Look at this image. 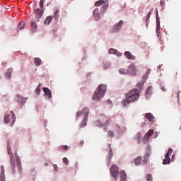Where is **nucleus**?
<instances>
[{
	"label": "nucleus",
	"instance_id": "nucleus-16",
	"mask_svg": "<svg viewBox=\"0 0 181 181\" xmlns=\"http://www.w3.org/2000/svg\"><path fill=\"white\" fill-rule=\"evenodd\" d=\"M93 15H94L96 21H100V18L101 17L100 16V10H98V8H95L93 11Z\"/></svg>",
	"mask_w": 181,
	"mask_h": 181
},
{
	"label": "nucleus",
	"instance_id": "nucleus-44",
	"mask_svg": "<svg viewBox=\"0 0 181 181\" xmlns=\"http://www.w3.org/2000/svg\"><path fill=\"white\" fill-rule=\"evenodd\" d=\"M1 174L5 175V168H4V165L1 166Z\"/></svg>",
	"mask_w": 181,
	"mask_h": 181
},
{
	"label": "nucleus",
	"instance_id": "nucleus-1",
	"mask_svg": "<svg viewBox=\"0 0 181 181\" xmlns=\"http://www.w3.org/2000/svg\"><path fill=\"white\" fill-rule=\"evenodd\" d=\"M139 98V91L136 89H132L125 95V99L123 100V107H127L129 104L135 103Z\"/></svg>",
	"mask_w": 181,
	"mask_h": 181
},
{
	"label": "nucleus",
	"instance_id": "nucleus-43",
	"mask_svg": "<svg viewBox=\"0 0 181 181\" xmlns=\"http://www.w3.org/2000/svg\"><path fill=\"white\" fill-rule=\"evenodd\" d=\"M61 148L64 149V151H67L69 149V146H67V145L61 146Z\"/></svg>",
	"mask_w": 181,
	"mask_h": 181
},
{
	"label": "nucleus",
	"instance_id": "nucleus-6",
	"mask_svg": "<svg viewBox=\"0 0 181 181\" xmlns=\"http://www.w3.org/2000/svg\"><path fill=\"white\" fill-rule=\"evenodd\" d=\"M110 173L112 177H114V179L117 180L118 179V175H119V173H118V165H112L110 168Z\"/></svg>",
	"mask_w": 181,
	"mask_h": 181
},
{
	"label": "nucleus",
	"instance_id": "nucleus-45",
	"mask_svg": "<svg viewBox=\"0 0 181 181\" xmlns=\"http://www.w3.org/2000/svg\"><path fill=\"white\" fill-rule=\"evenodd\" d=\"M17 98L19 101H23V97L21 96V95H17Z\"/></svg>",
	"mask_w": 181,
	"mask_h": 181
},
{
	"label": "nucleus",
	"instance_id": "nucleus-50",
	"mask_svg": "<svg viewBox=\"0 0 181 181\" xmlns=\"http://www.w3.org/2000/svg\"><path fill=\"white\" fill-rule=\"evenodd\" d=\"M107 8H108V6L107 5H104L103 6V8H104V11H107Z\"/></svg>",
	"mask_w": 181,
	"mask_h": 181
},
{
	"label": "nucleus",
	"instance_id": "nucleus-32",
	"mask_svg": "<svg viewBox=\"0 0 181 181\" xmlns=\"http://www.w3.org/2000/svg\"><path fill=\"white\" fill-rule=\"evenodd\" d=\"M150 73H151V69H148V71L146 72V74L143 76L144 81H146V79L148 78V76H149Z\"/></svg>",
	"mask_w": 181,
	"mask_h": 181
},
{
	"label": "nucleus",
	"instance_id": "nucleus-51",
	"mask_svg": "<svg viewBox=\"0 0 181 181\" xmlns=\"http://www.w3.org/2000/svg\"><path fill=\"white\" fill-rule=\"evenodd\" d=\"M103 68L105 69V70H107V69H110V65L104 66Z\"/></svg>",
	"mask_w": 181,
	"mask_h": 181
},
{
	"label": "nucleus",
	"instance_id": "nucleus-19",
	"mask_svg": "<svg viewBox=\"0 0 181 181\" xmlns=\"http://www.w3.org/2000/svg\"><path fill=\"white\" fill-rule=\"evenodd\" d=\"M151 15H152V9L148 13L146 18V28H148V26L149 25V19H151Z\"/></svg>",
	"mask_w": 181,
	"mask_h": 181
},
{
	"label": "nucleus",
	"instance_id": "nucleus-31",
	"mask_svg": "<svg viewBox=\"0 0 181 181\" xmlns=\"http://www.w3.org/2000/svg\"><path fill=\"white\" fill-rule=\"evenodd\" d=\"M119 74H124V75L128 74V69H124L122 68L119 70Z\"/></svg>",
	"mask_w": 181,
	"mask_h": 181
},
{
	"label": "nucleus",
	"instance_id": "nucleus-29",
	"mask_svg": "<svg viewBox=\"0 0 181 181\" xmlns=\"http://www.w3.org/2000/svg\"><path fill=\"white\" fill-rule=\"evenodd\" d=\"M95 125L96 127H99V128H101L103 127H104V123H101V121L100 120H97L95 122Z\"/></svg>",
	"mask_w": 181,
	"mask_h": 181
},
{
	"label": "nucleus",
	"instance_id": "nucleus-13",
	"mask_svg": "<svg viewBox=\"0 0 181 181\" xmlns=\"http://www.w3.org/2000/svg\"><path fill=\"white\" fill-rule=\"evenodd\" d=\"M119 175L121 181L127 180V173H125V170H121Z\"/></svg>",
	"mask_w": 181,
	"mask_h": 181
},
{
	"label": "nucleus",
	"instance_id": "nucleus-14",
	"mask_svg": "<svg viewBox=\"0 0 181 181\" xmlns=\"http://www.w3.org/2000/svg\"><path fill=\"white\" fill-rule=\"evenodd\" d=\"M45 95H47V97H48V98H52V91H50V89H49L48 88L44 87L42 88Z\"/></svg>",
	"mask_w": 181,
	"mask_h": 181
},
{
	"label": "nucleus",
	"instance_id": "nucleus-41",
	"mask_svg": "<svg viewBox=\"0 0 181 181\" xmlns=\"http://www.w3.org/2000/svg\"><path fill=\"white\" fill-rule=\"evenodd\" d=\"M0 181H5V174H1Z\"/></svg>",
	"mask_w": 181,
	"mask_h": 181
},
{
	"label": "nucleus",
	"instance_id": "nucleus-7",
	"mask_svg": "<svg viewBox=\"0 0 181 181\" xmlns=\"http://www.w3.org/2000/svg\"><path fill=\"white\" fill-rule=\"evenodd\" d=\"M127 74L130 76H136V66L131 64L127 69Z\"/></svg>",
	"mask_w": 181,
	"mask_h": 181
},
{
	"label": "nucleus",
	"instance_id": "nucleus-28",
	"mask_svg": "<svg viewBox=\"0 0 181 181\" xmlns=\"http://www.w3.org/2000/svg\"><path fill=\"white\" fill-rule=\"evenodd\" d=\"M41 87H42V83H40L36 89H35V94H37V95H39V94H40V91H41Z\"/></svg>",
	"mask_w": 181,
	"mask_h": 181
},
{
	"label": "nucleus",
	"instance_id": "nucleus-34",
	"mask_svg": "<svg viewBox=\"0 0 181 181\" xmlns=\"http://www.w3.org/2000/svg\"><path fill=\"white\" fill-rule=\"evenodd\" d=\"M59 13H60V11H59V10H56L54 11V19H59Z\"/></svg>",
	"mask_w": 181,
	"mask_h": 181
},
{
	"label": "nucleus",
	"instance_id": "nucleus-52",
	"mask_svg": "<svg viewBox=\"0 0 181 181\" xmlns=\"http://www.w3.org/2000/svg\"><path fill=\"white\" fill-rule=\"evenodd\" d=\"M161 90H162L163 91H166V88H165V87H163V86L161 87Z\"/></svg>",
	"mask_w": 181,
	"mask_h": 181
},
{
	"label": "nucleus",
	"instance_id": "nucleus-40",
	"mask_svg": "<svg viewBox=\"0 0 181 181\" xmlns=\"http://www.w3.org/2000/svg\"><path fill=\"white\" fill-rule=\"evenodd\" d=\"M63 162L64 163H65V165H69V159H67V158H63Z\"/></svg>",
	"mask_w": 181,
	"mask_h": 181
},
{
	"label": "nucleus",
	"instance_id": "nucleus-27",
	"mask_svg": "<svg viewBox=\"0 0 181 181\" xmlns=\"http://www.w3.org/2000/svg\"><path fill=\"white\" fill-rule=\"evenodd\" d=\"M170 163V157L165 156V158L163 160V165H169Z\"/></svg>",
	"mask_w": 181,
	"mask_h": 181
},
{
	"label": "nucleus",
	"instance_id": "nucleus-20",
	"mask_svg": "<svg viewBox=\"0 0 181 181\" xmlns=\"http://www.w3.org/2000/svg\"><path fill=\"white\" fill-rule=\"evenodd\" d=\"M22 29H25V22L21 21L17 27V32L19 30H22Z\"/></svg>",
	"mask_w": 181,
	"mask_h": 181
},
{
	"label": "nucleus",
	"instance_id": "nucleus-25",
	"mask_svg": "<svg viewBox=\"0 0 181 181\" xmlns=\"http://www.w3.org/2000/svg\"><path fill=\"white\" fill-rule=\"evenodd\" d=\"M146 118L151 122L153 121V115L152 113H146Z\"/></svg>",
	"mask_w": 181,
	"mask_h": 181
},
{
	"label": "nucleus",
	"instance_id": "nucleus-17",
	"mask_svg": "<svg viewBox=\"0 0 181 181\" xmlns=\"http://www.w3.org/2000/svg\"><path fill=\"white\" fill-rule=\"evenodd\" d=\"M141 163H142V157L141 156H138L137 158H136L134 159V165H136V166H139V165H141Z\"/></svg>",
	"mask_w": 181,
	"mask_h": 181
},
{
	"label": "nucleus",
	"instance_id": "nucleus-15",
	"mask_svg": "<svg viewBox=\"0 0 181 181\" xmlns=\"http://www.w3.org/2000/svg\"><path fill=\"white\" fill-rule=\"evenodd\" d=\"M124 56H126L129 60H135V56L132 55L131 52L126 51L124 52Z\"/></svg>",
	"mask_w": 181,
	"mask_h": 181
},
{
	"label": "nucleus",
	"instance_id": "nucleus-55",
	"mask_svg": "<svg viewBox=\"0 0 181 181\" xmlns=\"http://www.w3.org/2000/svg\"><path fill=\"white\" fill-rule=\"evenodd\" d=\"M173 158H175V154L172 156V159H173Z\"/></svg>",
	"mask_w": 181,
	"mask_h": 181
},
{
	"label": "nucleus",
	"instance_id": "nucleus-39",
	"mask_svg": "<svg viewBox=\"0 0 181 181\" xmlns=\"http://www.w3.org/2000/svg\"><path fill=\"white\" fill-rule=\"evenodd\" d=\"M43 4H45V0H40V7L41 9H43Z\"/></svg>",
	"mask_w": 181,
	"mask_h": 181
},
{
	"label": "nucleus",
	"instance_id": "nucleus-10",
	"mask_svg": "<svg viewBox=\"0 0 181 181\" xmlns=\"http://www.w3.org/2000/svg\"><path fill=\"white\" fill-rule=\"evenodd\" d=\"M123 23L124 21L121 20L118 23L115 24L112 29V33H115L118 32V30H119V29H121V28L122 27Z\"/></svg>",
	"mask_w": 181,
	"mask_h": 181
},
{
	"label": "nucleus",
	"instance_id": "nucleus-56",
	"mask_svg": "<svg viewBox=\"0 0 181 181\" xmlns=\"http://www.w3.org/2000/svg\"><path fill=\"white\" fill-rule=\"evenodd\" d=\"M81 145H83V144H84V141H81Z\"/></svg>",
	"mask_w": 181,
	"mask_h": 181
},
{
	"label": "nucleus",
	"instance_id": "nucleus-3",
	"mask_svg": "<svg viewBox=\"0 0 181 181\" xmlns=\"http://www.w3.org/2000/svg\"><path fill=\"white\" fill-rule=\"evenodd\" d=\"M88 114H90V111L88 108L86 107L83 109L81 111H78L76 113V117L78 118L79 117H83V122L81 124V127H86L87 125V119H88Z\"/></svg>",
	"mask_w": 181,
	"mask_h": 181
},
{
	"label": "nucleus",
	"instance_id": "nucleus-24",
	"mask_svg": "<svg viewBox=\"0 0 181 181\" xmlns=\"http://www.w3.org/2000/svg\"><path fill=\"white\" fill-rule=\"evenodd\" d=\"M149 156H150L149 153H146L144 154V157L143 160V163H144V165H146V163H148V159H149Z\"/></svg>",
	"mask_w": 181,
	"mask_h": 181
},
{
	"label": "nucleus",
	"instance_id": "nucleus-5",
	"mask_svg": "<svg viewBox=\"0 0 181 181\" xmlns=\"http://www.w3.org/2000/svg\"><path fill=\"white\" fill-rule=\"evenodd\" d=\"M7 153L10 155V163L11 165V169L13 170V173H15V158H13V154L12 153V150L11 147H8Z\"/></svg>",
	"mask_w": 181,
	"mask_h": 181
},
{
	"label": "nucleus",
	"instance_id": "nucleus-49",
	"mask_svg": "<svg viewBox=\"0 0 181 181\" xmlns=\"http://www.w3.org/2000/svg\"><path fill=\"white\" fill-rule=\"evenodd\" d=\"M54 170L57 172V165H56V164L54 165Z\"/></svg>",
	"mask_w": 181,
	"mask_h": 181
},
{
	"label": "nucleus",
	"instance_id": "nucleus-9",
	"mask_svg": "<svg viewBox=\"0 0 181 181\" xmlns=\"http://www.w3.org/2000/svg\"><path fill=\"white\" fill-rule=\"evenodd\" d=\"M156 32L157 33V36H159L160 35V32H159V30H160V21L159 20V13H158V11H156Z\"/></svg>",
	"mask_w": 181,
	"mask_h": 181
},
{
	"label": "nucleus",
	"instance_id": "nucleus-21",
	"mask_svg": "<svg viewBox=\"0 0 181 181\" xmlns=\"http://www.w3.org/2000/svg\"><path fill=\"white\" fill-rule=\"evenodd\" d=\"M12 71H13V70H12V69H8L7 71H6V74H5V77H6V78H7L8 80H9V78H11V74H12Z\"/></svg>",
	"mask_w": 181,
	"mask_h": 181
},
{
	"label": "nucleus",
	"instance_id": "nucleus-4",
	"mask_svg": "<svg viewBox=\"0 0 181 181\" xmlns=\"http://www.w3.org/2000/svg\"><path fill=\"white\" fill-rule=\"evenodd\" d=\"M11 115H7L4 117V122L5 124H9L11 121L12 122V124L15 123V121H16V116L15 115V113H13V111L11 112Z\"/></svg>",
	"mask_w": 181,
	"mask_h": 181
},
{
	"label": "nucleus",
	"instance_id": "nucleus-42",
	"mask_svg": "<svg viewBox=\"0 0 181 181\" xmlns=\"http://www.w3.org/2000/svg\"><path fill=\"white\" fill-rule=\"evenodd\" d=\"M110 125V119L106 120L105 123H103V127H108Z\"/></svg>",
	"mask_w": 181,
	"mask_h": 181
},
{
	"label": "nucleus",
	"instance_id": "nucleus-12",
	"mask_svg": "<svg viewBox=\"0 0 181 181\" xmlns=\"http://www.w3.org/2000/svg\"><path fill=\"white\" fill-rule=\"evenodd\" d=\"M16 163H17L18 172L19 173H22V164H21V158H19L18 156H16Z\"/></svg>",
	"mask_w": 181,
	"mask_h": 181
},
{
	"label": "nucleus",
	"instance_id": "nucleus-18",
	"mask_svg": "<svg viewBox=\"0 0 181 181\" xmlns=\"http://www.w3.org/2000/svg\"><path fill=\"white\" fill-rule=\"evenodd\" d=\"M134 139L137 141L138 144H141V141H142V134H141V133H137L134 136Z\"/></svg>",
	"mask_w": 181,
	"mask_h": 181
},
{
	"label": "nucleus",
	"instance_id": "nucleus-38",
	"mask_svg": "<svg viewBox=\"0 0 181 181\" xmlns=\"http://www.w3.org/2000/svg\"><path fill=\"white\" fill-rule=\"evenodd\" d=\"M111 158H112V149L110 148L109 151V162H111Z\"/></svg>",
	"mask_w": 181,
	"mask_h": 181
},
{
	"label": "nucleus",
	"instance_id": "nucleus-53",
	"mask_svg": "<svg viewBox=\"0 0 181 181\" xmlns=\"http://www.w3.org/2000/svg\"><path fill=\"white\" fill-rule=\"evenodd\" d=\"M100 117H103V118H105V114L100 115Z\"/></svg>",
	"mask_w": 181,
	"mask_h": 181
},
{
	"label": "nucleus",
	"instance_id": "nucleus-33",
	"mask_svg": "<svg viewBox=\"0 0 181 181\" xmlns=\"http://www.w3.org/2000/svg\"><path fill=\"white\" fill-rule=\"evenodd\" d=\"M172 152H173V149L169 148L168 153L165 154V156L167 158H170V155H172Z\"/></svg>",
	"mask_w": 181,
	"mask_h": 181
},
{
	"label": "nucleus",
	"instance_id": "nucleus-23",
	"mask_svg": "<svg viewBox=\"0 0 181 181\" xmlns=\"http://www.w3.org/2000/svg\"><path fill=\"white\" fill-rule=\"evenodd\" d=\"M30 27L33 32H36V30L37 29V24H36L35 21H33L31 22Z\"/></svg>",
	"mask_w": 181,
	"mask_h": 181
},
{
	"label": "nucleus",
	"instance_id": "nucleus-46",
	"mask_svg": "<svg viewBox=\"0 0 181 181\" xmlns=\"http://www.w3.org/2000/svg\"><path fill=\"white\" fill-rule=\"evenodd\" d=\"M114 54H116V56H119V57L122 56V54L119 53L118 50H117V52H115Z\"/></svg>",
	"mask_w": 181,
	"mask_h": 181
},
{
	"label": "nucleus",
	"instance_id": "nucleus-35",
	"mask_svg": "<svg viewBox=\"0 0 181 181\" xmlns=\"http://www.w3.org/2000/svg\"><path fill=\"white\" fill-rule=\"evenodd\" d=\"M107 135L110 138H112L114 136V132L113 131H111V130H109L107 132Z\"/></svg>",
	"mask_w": 181,
	"mask_h": 181
},
{
	"label": "nucleus",
	"instance_id": "nucleus-26",
	"mask_svg": "<svg viewBox=\"0 0 181 181\" xmlns=\"http://www.w3.org/2000/svg\"><path fill=\"white\" fill-rule=\"evenodd\" d=\"M53 21V17L48 16L47 17L45 21L44 22L45 25H50V23Z\"/></svg>",
	"mask_w": 181,
	"mask_h": 181
},
{
	"label": "nucleus",
	"instance_id": "nucleus-54",
	"mask_svg": "<svg viewBox=\"0 0 181 181\" xmlns=\"http://www.w3.org/2000/svg\"><path fill=\"white\" fill-rule=\"evenodd\" d=\"M145 122L144 123H142V127H145Z\"/></svg>",
	"mask_w": 181,
	"mask_h": 181
},
{
	"label": "nucleus",
	"instance_id": "nucleus-48",
	"mask_svg": "<svg viewBox=\"0 0 181 181\" xmlns=\"http://www.w3.org/2000/svg\"><path fill=\"white\" fill-rule=\"evenodd\" d=\"M160 5L161 6H165V1H163V0H161L160 2Z\"/></svg>",
	"mask_w": 181,
	"mask_h": 181
},
{
	"label": "nucleus",
	"instance_id": "nucleus-2",
	"mask_svg": "<svg viewBox=\"0 0 181 181\" xmlns=\"http://www.w3.org/2000/svg\"><path fill=\"white\" fill-rule=\"evenodd\" d=\"M107 91V86L99 85L97 90L95 91V94L93 95V100L100 101L103 97H104Z\"/></svg>",
	"mask_w": 181,
	"mask_h": 181
},
{
	"label": "nucleus",
	"instance_id": "nucleus-8",
	"mask_svg": "<svg viewBox=\"0 0 181 181\" xmlns=\"http://www.w3.org/2000/svg\"><path fill=\"white\" fill-rule=\"evenodd\" d=\"M151 135H153V138H157L158 137V132L153 133V129H150L145 134L144 139L145 141H148L149 139V138H151Z\"/></svg>",
	"mask_w": 181,
	"mask_h": 181
},
{
	"label": "nucleus",
	"instance_id": "nucleus-36",
	"mask_svg": "<svg viewBox=\"0 0 181 181\" xmlns=\"http://www.w3.org/2000/svg\"><path fill=\"white\" fill-rule=\"evenodd\" d=\"M146 180H147V181H153L152 175L148 174V175H146Z\"/></svg>",
	"mask_w": 181,
	"mask_h": 181
},
{
	"label": "nucleus",
	"instance_id": "nucleus-47",
	"mask_svg": "<svg viewBox=\"0 0 181 181\" xmlns=\"http://www.w3.org/2000/svg\"><path fill=\"white\" fill-rule=\"evenodd\" d=\"M149 90H152V87H148V88L146 89V94H149Z\"/></svg>",
	"mask_w": 181,
	"mask_h": 181
},
{
	"label": "nucleus",
	"instance_id": "nucleus-30",
	"mask_svg": "<svg viewBox=\"0 0 181 181\" xmlns=\"http://www.w3.org/2000/svg\"><path fill=\"white\" fill-rule=\"evenodd\" d=\"M105 1H103V0H99L98 1L95 2V6H101V5H103V4L105 3Z\"/></svg>",
	"mask_w": 181,
	"mask_h": 181
},
{
	"label": "nucleus",
	"instance_id": "nucleus-11",
	"mask_svg": "<svg viewBox=\"0 0 181 181\" xmlns=\"http://www.w3.org/2000/svg\"><path fill=\"white\" fill-rule=\"evenodd\" d=\"M43 15V11L40 8H37L35 11V18L37 21H39L42 16Z\"/></svg>",
	"mask_w": 181,
	"mask_h": 181
},
{
	"label": "nucleus",
	"instance_id": "nucleus-37",
	"mask_svg": "<svg viewBox=\"0 0 181 181\" xmlns=\"http://www.w3.org/2000/svg\"><path fill=\"white\" fill-rule=\"evenodd\" d=\"M115 52H117V49H112V48H110V49H109V54H115Z\"/></svg>",
	"mask_w": 181,
	"mask_h": 181
},
{
	"label": "nucleus",
	"instance_id": "nucleus-22",
	"mask_svg": "<svg viewBox=\"0 0 181 181\" xmlns=\"http://www.w3.org/2000/svg\"><path fill=\"white\" fill-rule=\"evenodd\" d=\"M34 63L35 66H40L42 64V59L39 57L34 58Z\"/></svg>",
	"mask_w": 181,
	"mask_h": 181
}]
</instances>
